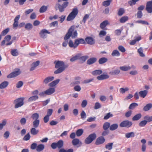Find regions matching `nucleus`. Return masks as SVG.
<instances>
[{"label": "nucleus", "instance_id": "f257e3e1", "mask_svg": "<svg viewBox=\"0 0 152 152\" xmlns=\"http://www.w3.org/2000/svg\"><path fill=\"white\" fill-rule=\"evenodd\" d=\"M75 27L74 26H72L69 29L68 32L64 37L65 40L69 39L71 37L72 39L76 38L77 35V33L76 30L75 31Z\"/></svg>", "mask_w": 152, "mask_h": 152}, {"label": "nucleus", "instance_id": "f03ea898", "mask_svg": "<svg viewBox=\"0 0 152 152\" xmlns=\"http://www.w3.org/2000/svg\"><path fill=\"white\" fill-rule=\"evenodd\" d=\"M86 44L85 40L81 38L76 39L75 40L74 43L71 40H70L68 42L69 47L74 49L76 48L80 44Z\"/></svg>", "mask_w": 152, "mask_h": 152}, {"label": "nucleus", "instance_id": "7ed1b4c3", "mask_svg": "<svg viewBox=\"0 0 152 152\" xmlns=\"http://www.w3.org/2000/svg\"><path fill=\"white\" fill-rule=\"evenodd\" d=\"M77 8H75L72 10V11L69 14L66 20L68 21H70L73 20L76 17L78 13Z\"/></svg>", "mask_w": 152, "mask_h": 152}, {"label": "nucleus", "instance_id": "20e7f679", "mask_svg": "<svg viewBox=\"0 0 152 152\" xmlns=\"http://www.w3.org/2000/svg\"><path fill=\"white\" fill-rule=\"evenodd\" d=\"M24 97H20L15 99L13 102L15 104L14 107L16 109L22 106L24 104Z\"/></svg>", "mask_w": 152, "mask_h": 152}, {"label": "nucleus", "instance_id": "39448f33", "mask_svg": "<svg viewBox=\"0 0 152 152\" xmlns=\"http://www.w3.org/2000/svg\"><path fill=\"white\" fill-rule=\"evenodd\" d=\"M64 145V142L63 140H60L57 142H53L51 145V148L53 149L58 148L59 149L62 148Z\"/></svg>", "mask_w": 152, "mask_h": 152}, {"label": "nucleus", "instance_id": "423d86ee", "mask_svg": "<svg viewBox=\"0 0 152 152\" xmlns=\"http://www.w3.org/2000/svg\"><path fill=\"white\" fill-rule=\"evenodd\" d=\"M96 135L95 133L89 135L85 140L84 142L86 144H89L92 142L96 138Z\"/></svg>", "mask_w": 152, "mask_h": 152}, {"label": "nucleus", "instance_id": "0eeeda50", "mask_svg": "<svg viewBox=\"0 0 152 152\" xmlns=\"http://www.w3.org/2000/svg\"><path fill=\"white\" fill-rule=\"evenodd\" d=\"M132 123L131 121L128 120H125L122 121L120 124V126L121 127H125L127 128L131 126Z\"/></svg>", "mask_w": 152, "mask_h": 152}, {"label": "nucleus", "instance_id": "6e6552de", "mask_svg": "<svg viewBox=\"0 0 152 152\" xmlns=\"http://www.w3.org/2000/svg\"><path fill=\"white\" fill-rule=\"evenodd\" d=\"M21 73V72L20 71V69H16L15 71L11 73L7 76L8 78H12L15 77L18 75H19Z\"/></svg>", "mask_w": 152, "mask_h": 152}, {"label": "nucleus", "instance_id": "1a4fd4ad", "mask_svg": "<svg viewBox=\"0 0 152 152\" xmlns=\"http://www.w3.org/2000/svg\"><path fill=\"white\" fill-rule=\"evenodd\" d=\"M145 10L149 13H152V0L147 2Z\"/></svg>", "mask_w": 152, "mask_h": 152}, {"label": "nucleus", "instance_id": "9d476101", "mask_svg": "<svg viewBox=\"0 0 152 152\" xmlns=\"http://www.w3.org/2000/svg\"><path fill=\"white\" fill-rule=\"evenodd\" d=\"M54 63L55 64V67L56 68L61 67H66L67 66L65 65L63 61H55Z\"/></svg>", "mask_w": 152, "mask_h": 152}, {"label": "nucleus", "instance_id": "9b49d317", "mask_svg": "<svg viewBox=\"0 0 152 152\" xmlns=\"http://www.w3.org/2000/svg\"><path fill=\"white\" fill-rule=\"evenodd\" d=\"M85 41L87 43L90 45H93L95 43V39L91 37H86L85 39Z\"/></svg>", "mask_w": 152, "mask_h": 152}, {"label": "nucleus", "instance_id": "f8f14e48", "mask_svg": "<svg viewBox=\"0 0 152 152\" xmlns=\"http://www.w3.org/2000/svg\"><path fill=\"white\" fill-rule=\"evenodd\" d=\"M105 140L103 137H99L96 139L95 142V144L97 145L102 144L104 142Z\"/></svg>", "mask_w": 152, "mask_h": 152}, {"label": "nucleus", "instance_id": "ddd939ff", "mask_svg": "<svg viewBox=\"0 0 152 152\" xmlns=\"http://www.w3.org/2000/svg\"><path fill=\"white\" fill-rule=\"evenodd\" d=\"M50 32H49L47 30L45 29H42L39 33L40 37L45 39L46 37V35L47 34H50Z\"/></svg>", "mask_w": 152, "mask_h": 152}, {"label": "nucleus", "instance_id": "4468645a", "mask_svg": "<svg viewBox=\"0 0 152 152\" xmlns=\"http://www.w3.org/2000/svg\"><path fill=\"white\" fill-rule=\"evenodd\" d=\"M20 17V15H18L16 16L14 19V23L13 24V26L14 28L17 27L18 25V20Z\"/></svg>", "mask_w": 152, "mask_h": 152}, {"label": "nucleus", "instance_id": "2eb2a0df", "mask_svg": "<svg viewBox=\"0 0 152 152\" xmlns=\"http://www.w3.org/2000/svg\"><path fill=\"white\" fill-rule=\"evenodd\" d=\"M54 77L53 76H48L46 77L43 80V83L46 84L54 79Z\"/></svg>", "mask_w": 152, "mask_h": 152}, {"label": "nucleus", "instance_id": "dca6fc26", "mask_svg": "<svg viewBox=\"0 0 152 152\" xmlns=\"http://www.w3.org/2000/svg\"><path fill=\"white\" fill-rule=\"evenodd\" d=\"M109 77V76L108 75L103 74L97 76L96 78L99 80H102L108 79Z\"/></svg>", "mask_w": 152, "mask_h": 152}, {"label": "nucleus", "instance_id": "f3484780", "mask_svg": "<svg viewBox=\"0 0 152 152\" xmlns=\"http://www.w3.org/2000/svg\"><path fill=\"white\" fill-rule=\"evenodd\" d=\"M79 59L81 61L82 63L84 62L88 58V56H82V54L79 53Z\"/></svg>", "mask_w": 152, "mask_h": 152}, {"label": "nucleus", "instance_id": "a211bd4d", "mask_svg": "<svg viewBox=\"0 0 152 152\" xmlns=\"http://www.w3.org/2000/svg\"><path fill=\"white\" fill-rule=\"evenodd\" d=\"M55 90L54 88H50L45 91V93L47 95H50L55 92Z\"/></svg>", "mask_w": 152, "mask_h": 152}, {"label": "nucleus", "instance_id": "6ab92c4d", "mask_svg": "<svg viewBox=\"0 0 152 152\" xmlns=\"http://www.w3.org/2000/svg\"><path fill=\"white\" fill-rule=\"evenodd\" d=\"M97 61V59L96 58L92 57L89 58L87 61V64L88 65H91L95 63Z\"/></svg>", "mask_w": 152, "mask_h": 152}, {"label": "nucleus", "instance_id": "aec40b11", "mask_svg": "<svg viewBox=\"0 0 152 152\" xmlns=\"http://www.w3.org/2000/svg\"><path fill=\"white\" fill-rule=\"evenodd\" d=\"M67 67V66H66V67H61L58 68V69L54 71V74H57L62 72L65 70V68Z\"/></svg>", "mask_w": 152, "mask_h": 152}, {"label": "nucleus", "instance_id": "412c9836", "mask_svg": "<svg viewBox=\"0 0 152 152\" xmlns=\"http://www.w3.org/2000/svg\"><path fill=\"white\" fill-rule=\"evenodd\" d=\"M148 93V91L146 90H144V91H141L139 92V94L140 96L143 98H144Z\"/></svg>", "mask_w": 152, "mask_h": 152}, {"label": "nucleus", "instance_id": "4be33fe9", "mask_svg": "<svg viewBox=\"0 0 152 152\" xmlns=\"http://www.w3.org/2000/svg\"><path fill=\"white\" fill-rule=\"evenodd\" d=\"M135 133L133 132H128L125 134V136L127 138L133 137L135 136Z\"/></svg>", "mask_w": 152, "mask_h": 152}, {"label": "nucleus", "instance_id": "5701e85b", "mask_svg": "<svg viewBox=\"0 0 152 152\" xmlns=\"http://www.w3.org/2000/svg\"><path fill=\"white\" fill-rule=\"evenodd\" d=\"M151 108H152V104L149 103L145 106L143 109L144 111H146L150 110Z\"/></svg>", "mask_w": 152, "mask_h": 152}, {"label": "nucleus", "instance_id": "b1692460", "mask_svg": "<svg viewBox=\"0 0 152 152\" xmlns=\"http://www.w3.org/2000/svg\"><path fill=\"white\" fill-rule=\"evenodd\" d=\"M45 146L44 145L42 144H39L37 146L36 151L38 152H40L43 150Z\"/></svg>", "mask_w": 152, "mask_h": 152}, {"label": "nucleus", "instance_id": "393cba45", "mask_svg": "<svg viewBox=\"0 0 152 152\" xmlns=\"http://www.w3.org/2000/svg\"><path fill=\"white\" fill-rule=\"evenodd\" d=\"M102 73V70L98 69L92 71L91 74L94 75L96 76L101 75Z\"/></svg>", "mask_w": 152, "mask_h": 152}, {"label": "nucleus", "instance_id": "a878e982", "mask_svg": "<svg viewBox=\"0 0 152 152\" xmlns=\"http://www.w3.org/2000/svg\"><path fill=\"white\" fill-rule=\"evenodd\" d=\"M36 128L34 127L31 129L30 132L31 134L33 135H36L39 132V130L36 129Z\"/></svg>", "mask_w": 152, "mask_h": 152}, {"label": "nucleus", "instance_id": "bb28decb", "mask_svg": "<svg viewBox=\"0 0 152 152\" xmlns=\"http://www.w3.org/2000/svg\"><path fill=\"white\" fill-rule=\"evenodd\" d=\"M120 69L122 71H127L131 69V67L129 66H120Z\"/></svg>", "mask_w": 152, "mask_h": 152}, {"label": "nucleus", "instance_id": "cd10ccee", "mask_svg": "<svg viewBox=\"0 0 152 152\" xmlns=\"http://www.w3.org/2000/svg\"><path fill=\"white\" fill-rule=\"evenodd\" d=\"M9 83L7 81H5L3 82L0 84V88L3 89L7 87Z\"/></svg>", "mask_w": 152, "mask_h": 152}, {"label": "nucleus", "instance_id": "c85d7f7f", "mask_svg": "<svg viewBox=\"0 0 152 152\" xmlns=\"http://www.w3.org/2000/svg\"><path fill=\"white\" fill-rule=\"evenodd\" d=\"M59 79H57L50 83L49 85L50 87H53L57 85L60 81Z\"/></svg>", "mask_w": 152, "mask_h": 152}, {"label": "nucleus", "instance_id": "c756f323", "mask_svg": "<svg viewBox=\"0 0 152 152\" xmlns=\"http://www.w3.org/2000/svg\"><path fill=\"white\" fill-rule=\"evenodd\" d=\"M142 115L141 113H138L135 115L132 118L134 121H137L140 119Z\"/></svg>", "mask_w": 152, "mask_h": 152}, {"label": "nucleus", "instance_id": "7c9ffc66", "mask_svg": "<svg viewBox=\"0 0 152 152\" xmlns=\"http://www.w3.org/2000/svg\"><path fill=\"white\" fill-rule=\"evenodd\" d=\"M107 59L105 57H102L100 58L99 60V64H102L107 62Z\"/></svg>", "mask_w": 152, "mask_h": 152}, {"label": "nucleus", "instance_id": "2f4dec72", "mask_svg": "<svg viewBox=\"0 0 152 152\" xmlns=\"http://www.w3.org/2000/svg\"><path fill=\"white\" fill-rule=\"evenodd\" d=\"M39 98L38 96L37 95H34V96H31L28 99V101L29 102H31L32 101H34L38 99Z\"/></svg>", "mask_w": 152, "mask_h": 152}, {"label": "nucleus", "instance_id": "473e14b6", "mask_svg": "<svg viewBox=\"0 0 152 152\" xmlns=\"http://www.w3.org/2000/svg\"><path fill=\"white\" fill-rule=\"evenodd\" d=\"M118 127V125L117 124H114L110 126V129L111 131H113L116 129Z\"/></svg>", "mask_w": 152, "mask_h": 152}, {"label": "nucleus", "instance_id": "72a5a7b5", "mask_svg": "<svg viewBox=\"0 0 152 152\" xmlns=\"http://www.w3.org/2000/svg\"><path fill=\"white\" fill-rule=\"evenodd\" d=\"M111 55L113 56H119L120 55V53L119 51L117 50H113L112 53Z\"/></svg>", "mask_w": 152, "mask_h": 152}, {"label": "nucleus", "instance_id": "f704fd0d", "mask_svg": "<svg viewBox=\"0 0 152 152\" xmlns=\"http://www.w3.org/2000/svg\"><path fill=\"white\" fill-rule=\"evenodd\" d=\"M72 143L73 145L75 146L77 145L80 143L82 144L81 142H80L79 140L77 138L74 139L72 140Z\"/></svg>", "mask_w": 152, "mask_h": 152}, {"label": "nucleus", "instance_id": "c9c22d12", "mask_svg": "<svg viewBox=\"0 0 152 152\" xmlns=\"http://www.w3.org/2000/svg\"><path fill=\"white\" fill-rule=\"evenodd\" d=\"M108 21L107 20H106L103 21L100 24V27L102 29H104L108 24Z\"/></svg>", "mask_w": 152, "mask_h": 152}, {"label": "nucleus", "instance_id": "e433bc0d", "mask_svg": "<svg viewBox=\"0 0 152 152\" xmlns=\"http://www.w3.org/2000/svg\"><path fill=\"white\" fill-rule=\"evenodd\" d=\"M129 18L127 16H124L122 17L120 19V22L121 23H123L128 20Z\"/></svg>", "mask_w": 152, "mask_h": 152}, {"label": "nucleus", "instance_id": "4c0bfd02", "mask_svg": "<svg viewBox=\"0 0 152 152\" xmlns=\"http://www.w3.org/2000/svg\"><path fill=\"white\" fill-rule=\"evenodd\" d=\"M25 28L26 30L29 31L32 28L33 26L30 23H27L25 25Z\"/></svg>", "mask_w": 152, "mask_h": 152}, {"label": "nucleus", "instance_id": "58836bf2", "mask_svg": "<svg viewBox=\"0 0 152 152\" xmlns=\"http://www.w3.org/2000/svg\"><path fill=\"white\" fill-rule=\"evenodd\" d=\"M113 143H109L105 145V148L109 150H111L113 148Z\"/></svg>", "mask_w": 152, "mask_h": 152}, {"label": "nucleus", "instance_id": "ea45409f", "mask_svg": "<svg viewBox=\"0 0 152 152\" xmlns=\"http://www.w3.org/2000/svg\"><path fill=\"white\" fill-rule=\"evenodd\" d=\"M39 120H34L33 122V126L35 128H37L39 126Z\"/></svg>", "mask_w": 152, "mask_h": 152}, {"label": "nucleus", "instance_id": "a19ab883", "mask_svg": "<svg viewBox=\"0 0 152 152\" xmlns=\"http://www.w3.org/2000/svg\"><path fill=\"white\" fill-rule=\"evenodd\" d=\"M137 52L139 53L140 56L142 57L145 56V55L143 53V49L142 47H140L137 50Z\"/></svg>", "mask_w": 152, "mask_h": 152}, {"label": "nucleus", "instance_id": "79ce46f5", "mask_svg": "<svg viewBox=\"0 0 152 152\" xmlns=\"http://www.w3.org/2000/svg\"><path fill=\"white\" fill-rule=\"evenodd\" d=\"M120 70L119 69H115L113 71L110 72L109 74L111 75H117L119 74Z\"/></svg>", "mask_w": 152, "mask_h": 152}, {"label": "nucleus", "instance_id": "37998d69", "mask_svg": "<svg viewBox=\"0 0 152 152\" xmlns=\"http://www.w3.org/2000/svg\"><path fill=\"white\" fill-rule=\"evenodd\" d=\"M125 13V10L123 8H120L118 10V15L119 16H122Z\"/></svg>", "mask_w": 152, "mask_h": 152}, {"label": "nucleus", "instance_id": "c03bdc74", "mask_svg": "<svg viewBox=\"0 0 152 152\" xmlns=\"http://www.w3.org/2000/svg\"><path fill=\"white\" fill-rule=\"evenodd\" d=\"M110 124L109 122H107L105 123L103 125V129L104 130H107L110 127Z\"/></svg>", "mask_w": 152, "mask_h": 152}, {"label": "nucleus", "instance_id": "a18cd8bd", "mask_svg": "<svg viewBox=\"0 0 152 152\" xmlns=\"http://www.w3.org/2000/svg\"><path fill=\"white\" fill-rule=\"evenodd\" d=\"M83 130L82 129H80L76 131V134L77 137H79L83 134Z\"/></svg>", "mask_w": 152, "mask_h": 152}, {"label": "nucleus", "instance_id": "49530a36", "mask_svg": "<svg viewBox=\"0 0 152 152\" xmlns=\"http://www.w3.org/2000/svg\"><path fill=\"white\" fill-rule=\"evenodd\" d=\"M138 105V104L136 103H132L129 105V108L130 110H133Z\"/></svg>", "mask_w": 152, "mask_h": 152}, {"label": "nucleus", "instance_id": "de8ad7c7", "mask_svg": "<svg viewBox=\"0 0 152 152\" xmlns=\"http://www.w3.org/2000/svg\"><path fill=\"white\" fill-rule=\"evenodd\" d=\"M11 54L13 56H16L18 55V53L17 49H13L11 51Z\"/></svg>", "mask_w": 152, "mask_h": 152}, {"label": "nucleus", "instance_id": "09e8293b", "mask_svg": "<svg viewBox=\"0 0 152 152\" xmlns=\"http://www.w3.org/2000/svg\"><path fill=\"white\" fill-rule=\"evenodd\" d=\"M48 8L47 7L43 5L39 9V12L40 13H43L45 12Z\"/></svg>", "mask_w": 152, "mask_h": 152}, {"label": "nucleus", "instance_id": "8fccbe9b", "mask_svg": "<svg viewBox=\"0 0 152 152\" xmlns=\"http://www.w3.org/2000/svg\"><path fill=\"white\" fill-rule=\"evenodd\" d=\"M39 117V115L37 113H34L31 116L32 119L34 120H39L38 119Z\"/></svg>", "mask_w": 152, "mask_h": 152}, {"label": "nucleus", "instance_id": "3c124183", "mask_svg": "<svg viewBox=\"0 0 152 152\" xmlns=\"http://www.w3.org/2000/svg\"><path fill=\"white\" fill-rule=\"evenodd\" d=\"M112 0H107L104 1L103 2L102 5L105 7H107L109 6Z\"/></svg>", "mask_w": 152, "mask_h": 152}, {"label": "nucleus", "instance_id": "603ef678", "mask_svg": "<svg viewBox=\"0 0 152 152\" xmlns=\"http://www.w3.org/2000/svg\"><path fill=\"white\" fill-rule=\"evenodd\" d=\"M79 53L77 54L74 56L72 57L70 59V61L71 62H73L79 59Z\"/></svg>", "mask_w": 152, "mask_h": 152}, {"label": "nucleus", "instance_id": "864d4df0", "mask_svg": "<svg viewBox=\"0 0 152 152\" xmlns=\"http://www.w3.org/2000/svg\"><path fill=\"white\" fill-rule=\"evenodd\" d=\"M113 114L111 113H108L104 116V120H107L110 118L112 117L113 116Z\"/></svg>", "mask_w": 152, "mask_h": 152}, {"label": "nucleus", "instance_id": "5fc2aeb1", "mask_svg": "<svg viewBox=\"0 0 152 152\" xmlns=\"http://www.w3.org/2000/svg\"><path fill=\"white\" fill-rule=\"evenodd\" d=\"M129 88L128 87H126L125 88H121L119 89V91L121 94H123L125 93L126 91H128Z\"/></svg>", "mask_w": 152, "mask_h": 152}, {"label": "nucleus", "instance_id": "6e6d98bb", "mask_svg": "<svg viewBox=\"0 0 152 152\" xmlns=\"http://www.w3.org/2000/svg\"><path fill=\"white\" fill-rule=\"evenodd\" d=\"M144 119L147 121V122L152 121V116L146 115L144 117Z\"/></svg>", "mask_w": 152, "mask_h": 152}, {"label": "nucleus", "instance_id": "4d7b16f0", "mask_svg": "<svg viewBox=\"0 0 152 152\" xmlns=\"http://www.w3.org/2000/svg\"><path fill=\"white\" fill-rule=\"evenodd\" d=\"M147 123L146 120L142 121L140 122L139 125L140 127H143L147 124Z\"/></svg>", "mask_w": 152, "mask_h": 152}, {"label": "nucleus", "instance_id": "13d9d810", "mask_svg": "<svg viewBox=\"0 0 152 152\" xmlns=\"http://www.w3.org/2000/svg\"><path fill=\"white\" fill-rule=\"evenodd\" d=\"M7 123V121L5 120L3 121L2 123L0 124V130H1L5 126Z\"/></svg>", "mask_w": 152, "mask_h": 152}, {"label": "nucleus", "instance_id": "bf43d9fd", "mask_svg": "<svg viewBox=\"0 0 152 152\" xmlns=\"http://www.w3.org/2000/svg\"><path fill=\"white\" fill-rule=\"evenodd\" d=\"M26 120L25 118H21L20 120V123L21 125H24L26 123Z\"/></svg>", "mask_w": 152, "mask_h": 152}, {"label": "nucleus", "instance_id": "052dcab7", "mask_svg": "<svg viewBox=\"0 0 152 152\" xmlns=\"http://www.w3.org/2000/svg\"><path fill=\"white\" fill-rule=\"evenodd\" d=\"M31 137L29 133L26 134L23 138V140L25 141H27L29 140Z\"/></svg>", "mask_w": 152, "mask_h": 152}, {"label": "nucleus", "instance_id": "680f3d73", "mask_svg": "<svg viewBox=\"0 0 152 152\" xmlns=\"http://www.w3.org/2000/svg\"><path fill=\"white\" fill-rule=\"evenodd\" d=\"M118 50L122 53H124L126 51V49L124 48L122 45L119 46L118 47Z\"/></svg>", "mask_w": 152, "mask_h": 152}, {"label": "nucleus", "instance_id": "e2e57ef3", "mask_svg": "<svg viewBox=\"0 0 152 152\" xmlns=\"http://www.w3.org/2000/svg\"><path fill=\"white\" fill-rule=\"evenodd\" d=\"M80 116L81 118L83 119H85L86 118V114L84 111L83 110L80 113Z\"/></svg>", "mask_w": 152, "mask_h": 152}, {"label": "nucleus", "instance_id": "0e129e2a", "mask_svg": "<svg viewBox=\"0 0 152 152\" xmlns=\"http://www.w3.org/2000/svg\"><path fill=\"white\" fill-rule=\"evenodd\" d=\"M143 15L141 11H138L137 13V18H140Z\"/></svg>", "mask_w": 152, "mask_h": 152}, {"label": "nucleus", "instance_id": "69168bd1", "mask_svg": "<svg viewBox=\"0 0 152 152\" xmlns=\"http://www.w3.org/2000/svg\"><path fill=\"white\" fill-rule=\"evenodd\" d=\"M9 29L7 28L5 29L1 33V34L2 36H4L6 35L9 32Z\"/></svg>", "mask_w": 152, "mask_h": 152}, {"label": "nucleus", "instance_id": "338daca9", "mask_svg": "<svg viewBox=\"0 0 152 152\" xmlns=\"http://www.w3.org/2000/svg\"><path fill=\"white\" fill-rule=\"evenodd\" d=\"M87 101L86 100H84L81 103V106L83 108L85 107L87 105Z\"/></svg>", "mask_w": 152, "mask_h": 152}, {"label": "nucleus", "instance_id": "774afa93", "mask_svg": "<svg viewBox=\"0 0 152 152\" xmlns=\"http://www.w3.org/2000/svg\"><path fill=\"white\" fill-rule=\"evenodd\" d=\"M101 104L98 102H96L95 103L94 109H97L101 107Z\"/></svg>", "mask_w": 152, "mask_h": 152}]
</instances>
